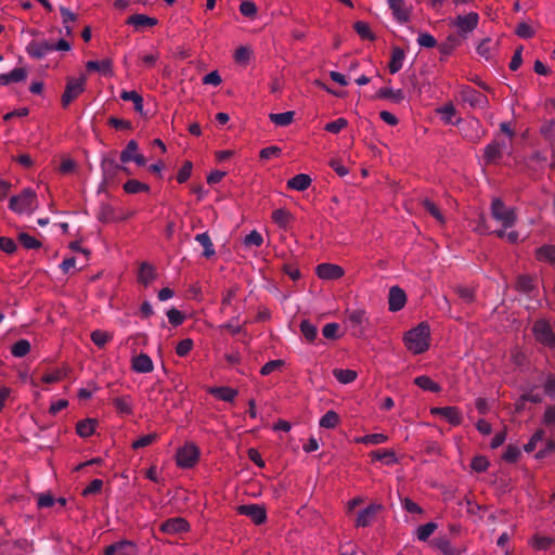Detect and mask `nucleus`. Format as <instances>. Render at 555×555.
<instances>
[{
  "label": "nucleus",
  "mask_w": 555,
  "mask_h": 555,
  "mask_svg": "<svg viewBox=\"0 0 555 555\" xmlns=\"http://www.w3.org/2000/svg\"><path fill=\"white\" fill-rule=\"evenodd\" d=\"M429 325L426 322H422L404 334V343L406 348L414 354H420L429 348Z\"/></svg>",
  "instance_id": "obj_1"
},
{
  "label": "nucleus",
  "mask_w": 555,
  "mask_h": 555,
  "mask_svg": "<svg viewBox=\"0 0 555 555\" xmlns=\"http://www.w3.org/2000/svg\"><path fill=\"white\" fill-rule=\"evenodd\" d=\"M86 81L87 77L85 74H81L78 78H66V87L61 96V104L64 108L85 91Z\"/></svg>",
  "instance_id": "obj_2"
},
{
  "label": "nucleus",
  "mask_w": 555,
  "mask_h": 555,
  "mask_svg": "<svg viewBox=\"0 0 555 555\" xmlns=\"http://www.w3.org/2000/svg\"><path fill=\"white\" fill-rule=\"evenodd\" d=\"M198 459L199 450L192 442L185 443L183 447L179 448L176 453L177 465L181 468L193 467L198 462Z\"/></svg>",
  "instance_id": "obj_3"
},
{
  "label": "nucleus",
  "mask_w": 555,
  "mask_h": 555,
  "mask_svg": "<svg viewBox=\"0 0 555 555\" xmlns=\"http://www.w3.org/2000/svg\"><path fill=\"white\" fill-rule=\"evenodd\" d=\"M491 215L494 219L501 221L504 228L513 227L517 219L515 209H505L503 201L499 197L492 201Z\"/></svg>",
  "instance_id": "obj_4"
},
{
  "label": "nucleus",
  "mask_w": 555,
  "mask_h": 555,
  "mask_svg": "<svg viewBox=\"0 0 555 555\" xmlns=\"http://www.w3.org/2000/svg\"><path fill=\"white\" fill-rule=\"evenodd\" d=\"M532 332L534 334L535 339L547 346H555V334L553 333L551 325L545 320H538L534 322Z\"/></svg>",
  "instance_id": "obj_5"
},
{
  "label": "nucleus",
  "mask_w": 555,
  "mask_h": 555,
  "mask_svg": "<svg viewBox=\"0 0 555 555\" xmlns=\"http://www.w3.org/2000/svg\"><path fill=\"white\" fill-rule=\"evenodd\" d=\"M36 198V193L30 189H25L18 195L10 198L9 207L17 214H22L25 209L30 208Z\"/></svg>",
  "instance_id": "obj_6"
},
{
  "label": "nucleus",
  "mask_w": 555,
  "mask_h": 555,
  "mask_svg": "<svg viewBox=\"0 0 555 555\" xmlns=\"http://www.w3.org/2000/svg\"><path fill=\"white\" fill-rule=\"evenodd\" d=\"M478 21V14L470 12L466 15H459L452 22V25L456 26L460 30V35L464 37L466 34L472 33L477 27Z\"/></svg>",
  "instance_id": "obj_7"
},
{
  "label": "nucleus",
  "mask_w": 555,
  "mask_h": 555,
  "mask_svg": "<svg viewBox=\"0 0 555 555\" xmlns=\"http://www.w3.org/2000/svg\"><path fill=\"white\" fill-rule=\"evenodd\" d=\"M237 512L250 517L256 525H261L267 519L266 508L260 505H240Z\"/></svg>",
  "instance_id": "obj_8"
},
{
  "label": "nucleus",
  "mask_w": 555,
  "mask_h": 555,
  "mask_svg": "<svg viewBox=\"0 0 555 555\" xmlns=\"http://www.w3.org/2000/svg\"><path fill=\"white\" fill-rule=\"evenodd\" d=\"M315 271L317 275L323 280H338L345 273L340 266L333 263H321L317 267Z\"/></svg>",
  "instance_id": "obj_9"
},
{
  "label": "nucleus",
  "mask_w": 555,
  "mask_h": 555,
  "mask_svg": "<svg viewBox=\"0 0 555 555\" xmlns=\"http://www.w3.org/2000/svg\"><path fill=\"white\" fill-rule=\"evenodd\" d=\"M189 529H190L189 522L186 521V519H184L182 517H175V518L167 519L159 527V530L162 532L169 533V534L185 532Z\"/></svg>",
  "instance_id": "obj_10"
},
{
  "label": "nucleus",
  "mask_w": 555,
  "mask_h": 555,
  "mask_svg": "<svg viewBox=\"0 0 555 555\" xmlns=\"http://www.w3.org/2000/svg\"><path fill=\"white\" fill-rule=\"evenodd\" d=\"M406 302V295L399 286H392L389 289L388 305L391 312L401 310Z\"/></svg>",
  "instance_id": "obj_11"
},
{
  "label": "nucleus",
  "mask_w": 555,
  "mask_h": 555,
  "mask_svg": "<svg viewBox=\"0 0 555 555\" xmlns=\"http://www.w3.org/2000/svg\"><path fill=\"white\" fill-rule=\"evenodd\" d=\"M383 509L382 504H371L358 514L356 519L357 527H366L375 518L378 512Z\"/></svg>",
  "instance_id": "obj_12"
},
{
  "label": "nucleus",
  "mask_w": 555,
  "mask_h": 555,
  "mask_svg": "<svg viewBox=\"0 0 555 555\" xmlns=\"http://www.w3.org/2000/svg\"><path fill=\"white\" fill-rule=\"evenodd\" d=\"M348 320L351 325L352 335L361 337L364 334L363 323L365 321L364 310H354L349 313Z\"/></svg>",
  "instance_id": "obj_13"
},
{
  "label": "nucleus",
  "mask_w": 555,
  "mask_h": 555,
  "mask_svg": "<svg viewBox=\"0 0 555 555\" xmlns=\"http://www.w3.org/2000/svg\"><path fill=\"white\" fill-rule=\"evenodd\" d=\"M431 414L441 415L447 418L448 422L454 426L460 425L462 422V416L455 406H443V408H433L430 410Z\"/></svg>",
  "instance_id": "obj_14"
},
{
  "label": "nucleus",
  "mask_w": 555,
  "mask_h": 555,
  "mask_svg": "<svg viewBox=\"0 0 555 555\" xmlns=\"http://www.w3.org/2000/svg\"><path fill=\"white\" fill-rule=\"evenodd\" d=\"M388 3L398 22L408 23L410 21L411 10L404 7L403 0H388Z\"/></svg>",
  "instance_id": "obj_15"
},
{
  "label": "nucleus",
  "mask_w": 555,
  "mask_h": 555,
  "mask_svg": "<svg viewBox=\"0 0 555 555\" xmlns=\"http://www.w3.org/2000/svg\"><path fill=\"white\" fill-rule=\"evenodd\" d=\"M105 555H133L134 544L130 541L122 540L116 542L105 548Z\"/></svg>",
  "instance_id": "obj_16"
},
{
  "label": "nucleus",
  "mask_w": 555,
  "mask_h": 555,
  "mask_svg": "<svg viewBox=\"0 0 555 555\" xmlns=\"http://www.w3.org/2000/svg\"><path fill=\"white\" fill-rule=\"evenodd\" d=\"M27 52L29 55L36 59L43 57L48 52L54 50V44L49 41H31L27 46Z\"/></svg>",
  "instance_id": "obj_17"
},
{
  "label": "nucleus",
  "mask_w": 555,
  "mask_h": 555,
  "mask_svg": "<svg viewBox=\"0 0 555 555\" xmlns=\"http://www.w3.org/2000/svg\"><path fill=\"white\" fill-rule=\"evenodd\" d=\"M462 99L468 102L472 107L481 106L488 102L487 98L480 92L466 87L461 92Z\"/></svg>",
  "instance_id": "obj_18"
},
{
  "label": "nucleus",
  "mask_w": 555,
  "mask_h": 555,
  "mask_svg": "<svg viewBox=\"0 0 555 555\" xmlns=\"http://www.w3.org/2000/svg\"><path fill=\"white\" fill-rule=\"evenodd\" d=\"M155 279H156L155 267L147 261L142 262L140 264L139 272H138V282L144 286H147Z\"/></svg>",
  "instance_id": "obj_19"
},
{
  "label": "nucleus",
  "mask_w": 555,
  "mask_h": 555,
  "mask_svg": "<svg viewBox=\"0 0 555 555\" xmlns=\"http://www.w3.org/2000/svg\"><path fill=\"white\" fill-rule=\"evenodd\" d=\"M131 367L138 373H150L153 371V362L147 354L140 353L132 358Z\"/></svg>",
  "instance_id": "obj_20"
},
{
  "label": "nucleus",
  "mask_w": 555,
  "mask_h": 555,
  "mask_svg": "<svg viewBox=\"0 0 555 555\" xmlns=\"http://www.w3.org/2000/svg\"><path fill=\"white\" fill-rule=\"evenodd\" d=\"M505 147L504 142L494 141L485 150V159L487 163H495L502 157V150Z\"/></svg>",
  "instance_id": "obj_21"
},
{
  "label": "nucleus",
  "mask_w": 555,
  "mask_h": 555,
  "mask_svg": "<svg viewBox=\"0 0 555 555\" xmlns=\"http://www.w3.org/2000/svg\"><path fill=\"white\" fill-rule=\"evenodd\" d=\"M101 166L103 170V183L101 185V189H104L108 182V179H111L118 171V169L121 168V165H118L112 158L105 157L103 158Z\"/></svg>",
  "instance_id": "obj_22"
},
{
  "label": "nucleus",
  "mask_w": 555,
  "mask_h": 555,
  "mask_svg": "<svg viewBox=\"0 0 555 555\" xmlns=\"http://www.w3.org/2000/svg\"><path fill=\"white\" fill-rule=\"evenodd\" d=\"M127 24L133 25L135 28L140 27H153L157 25L158 21L155 17H150L144 14H133L128 17Z\"/></svg>",
  "instance_id": "obj_23"
},
{
  "label": "nucleus",
  "mask_w": 555,
  "mask_h": 555,
  "mask_svg": "<svg viewBox=\"0 0 555 555\" xmlns=\"http://www.w3.org/2000/svg\"><path fill=\"white\" fill-rule=\"evenodd\" d=\"M96 425V418H86L79 421L76 425V433L82 438H88L94 433Z\"/></svg>",
  "instance_id": "obj_24"
},
{
  "label": "nucleus",
  "mask_w": 555,
  "mask_h": 555,
  "mask_svg": "<svg viewBox=\"0 0 555 555\" xmlns=\"http://www.w3.org/2000/svg\"><path fill=\"white\" fill-rule=\"evenodd\" d=\"M120 98L124 101H132L134 111L142 117H146V113L143 111V98L137 91H122Z\"/></svg>",
  "instance_id": "obj_25"
},
{
  "label": "nucleus",
  "mask_w": 555,
  "mask_h": 555,
  "mask_svg": "<svg viewBox=\"0 0 555 555\" xmlns=\"http://www.w3.org/2000/svg\"><path fill=\"white\" fill-rule=\"evenodd\" d=\"M311 178L306 173L296 175L287 181V186L297 191H305L311 185Z\"/></svg>",
  "instance_id": "obj_26"
},
{
  "label": "nucleus",
  "mask_w": 555,
  "mask_h": 555,
  "mask_svg": "<svg viewBox=\"0 0 555 555\" xmlns=\"http://www.w3.org/2000/svg\"><path fill=\"white\" fill-rule=\"evenodd\" d=\"M112 65H113V62L111 59H104L101 62L89 61L86 63V69L88 72L96 70V72L103 73L104 75H112L113 74Z\"/></svg>",
  "instance_id": "obj_27"
},
{
  "label": "nucleus",
  "mask_w": 555,
  "mask_h": 555,
  "mask_svg": "<svg viewBox=\"0 0 555 555\" xmlns=\"http://www.w3.org/2000/svg\"><path fill=\"white\" fill-rule=\"evenodd\" d=\"M404 55H405V53H404L403 49H401L399 47L392 48L391 60L388 64L389 72L391 74H395L401 69Z\"/></svg>",
  "instance_id": "obj_28"
},
{
  "label": "nucleus",
  "mask_w": 555,
  "mask_h": 555,
  "mask_svg": "<svg viewBox=\"0 0 555 555\" xmlns=\"http://www.w3.org/2000/svg\"><path fill=\"white\" fill-rule=\"evenodd\" d=\"M208 392L227 402H233L237 395V390L230 387H211Z\"/></svg>",
  "instance_id": "obj_29"
},
{
  "label": "nucleus",
  "mask_w": 555,
  "mask_h": 555,
  "mask_svg": "<svg viewBox=\"0 0 555 555\" xmlns=\"http://www.w3.org/2000/svg\"><path fill=\"white\" fill-rule=\"evenodd\" d=\"M461 44V40L456 35H449L442 43L439 44V51L442 55H449Z\"/></svg>",
  "instance_id": "obj_30"
},
{
  "label": "nucleus",
  "mask_w": 555,
  "mask_h": 555,
  "mask_svg": "<svg viewBox=\"0 0 555 555\" xmlns=\"http://www.w3.org/2000/svg\"><path fill=\"white\" fill-rule=\"evenodd\" d=\"M515 288L518 292L530 293L534 289L533 278L531 275L521 274L517 276Z\"/></svg>",
  "instance_id": "obj_31"
},
{
  "label": "nucleus",
  "mask_w": 555,
  "mask_h": 555,
  "mask_svg": "<svg viewBox=\"0 0 555 555\" xmlns=\"http://www.w3.org/2000/svg\"><path fill=\"white\" fill-rule=\"evenodd\" d=\"M376 98L389 99L396 103H400L401 101L404 100V94L401 89L393 91L392 89H389V88H382L376 93Z\"/></svg>",
  "instance_id": "obj_32"
},
{
  "label": "nucleus",
  "mask_w": 555,
  "mask_h": 555,
  "mask_svg": "<svg viewBox=\"0 0 555 555\" xmlns=\"http://www.w3.org/2000/svg\"><path fill=\"white\" fill-rule=\"evenodd\" d=\"M124 191L128 194H135L139 192H149L150 186L139 180L131 179L124 184Z\"/></svg>",
  "instance_id": "obj_33"
},
{
  "label": "nucleus",
  "mask_w": 555,
  "mask_h": 555,
  "mask_svg": "<svg viewBox=\"0 0 555 555\" xmlns=\"http://www.w3.org/2000/svg\"><path fill=\"white\" fill-rule=\"evenodd\" d=\"M414 384L424 390H429L433 392H439L441 387L431 380L428 376L422 375L414 379Z\"/></svg>",
  "instance_id": "obj_34"
},
{
  "label": "nucleus",
  "mask_w": 555,
  "mask_h": 555,
  "mask_svg": "<svg viewBox=\"0 0 555 555\" xmlns=\"http://www.w3.org/2000/svg\"><path fill=\"white\" fill-rule=\"evenodd\" d=\"M195 240L204 247V257L210 258L215 255L212 242L207 233L197 234Z\"/></svg>",
  "instance_id": "obj_35"
},
{
  "label": "nucleus",
  "mask_w": 555,
  "mask_h": 555,
  "mask_svg": "<svg viewBox=\"0 0 555 555\" xmlns=\"http://www.w3.org/2000/svg\"><path fill=\"white\" fill-rule=\"evenodd\" d=\"M295 113L289 111L285 113H271L269 115V118L272 122H274L278 126H287L293 122Z\"/></svg>",
  "instance_id": "obj_36"
},
{
  "label": "nucleus",
  "mask_w": 555,
  "mask_h": 555,
  "mask_svg": "<svg viewBox=\"0 0 555 555\" xmlns=\"http://www.w3.org/2000/svg\"><path fill=\"white\" fill-rule=\"evenodd\" d=\"M300 332L304 335V337L309 341L312 343L315 340L318 336V330L317 326L310 323L308 320H304L300 323Z\"/></svg>",
  "instance_id": "obj_37"
},
{
  "label": "nucleus",
  "mask_w": 555,
  "mask_h": 555,
  "mask_svg": "<svg viewBox=\"0 0 555 555\" xmlns=\"http://www.w3.org/2000/svg\"><path fill=\"white\" fill-rule=\"evenodd\" d=\"M353 28L362 39H367L370 41H374L376 39V36L371 30L369 24L365 22H356L353 24Z\"/></svg>",
  "instance_id": "obj_38"
},
{
  "label": "nucleus",
  "mask_w": 555,
  "mask_h": 555,
  "mask_svg": "<svg viewBox=\"0 0 555 555\" xmlns=\"http://www.w3.org/2000/svg\"><path fill=\"white\" fill-rule=\"evenodd\" d=\"M333 375L341 384L352 383L357 378V376H358L356 371H353V370H343V369H335L333 371Z\"/></svg>",
  "instance_id": "obj_39"
},
{
  "label": "nucleus",
  "mask_w": 555,
  "mask_h": 555,
  "mask_svg": "<svg viewBox=\"0 0 555 555\" xmlns=\"http://www.w3.org/2000/svg\"><path fill=\"white\" fill-rule=\"evenodd\" d=\"M338 423L339 415L335 411H328L322 416L320 426L324 428H335Z\"/></svg>",
  "instance_id": "obj_40"
},
{
  "label": "nucleus",
  "mask_w": 555,
  "mask_h": 555,
  "mask_svg": "<svg viewBox=\"0 0 555 555\" xmlns=\"http://www.w3.org/2000/svg\"><path fill=\"white\" fill-rule=\"evenodd\" d=\"M17 240L27 249H37L42 245L40 241L24 232L18 234Z\"/></svg>",
  "instance_id": "obj_41"
},
{
  "label": "nucleus",
  "mask_w": 555,
  "mask_h": 555,
  "mask_svg": "<svg viewBox=\"0 0 555 555\" xmlns=\"http://www.w3.org/2000/svg\"><path fill=\"white\" fill-rule=\"evenodd\" d=\"M29 350L30 344L26 339H21L16 341L11 348L12 354L18 358L26 356L29 352Z\"/></svg>",
  "instance_id": "obj_42"
},
{
  "label": "nucleus",
  "mask_w": 555,
  "mask_h": 555,
  "mask_svg": "<svg viewBox=\"0 0 555 555\" xmlns=\"http://www.w3.org/2000/svg\"><path fill=\"white\" fill-rule=\"evenodd\" d=\"M251 56L250 48L246 46L238 47L234 52V60L236 63L245 65L249 62Z\"/></svg>",
  "instance_id": "obj_43"
},
{
  "label": "nucleus",
  "mask_w": 555,
  "mask_h": 555,
  "mask_svg": "<svg viewBox=\"0 0 555 555\" xmlns=\"http://www.w3.org/2000/svg\"><path fill=\"white\" fill-rule=\"evenodd\" d=\"M339 328L340 326L338 323H328L323 327L322 334L326 339L336 340L341 337Z\"/></svg>",
  "instance_id": "obj_44"
},
{
  "label": "nucleus",
  "mask_w": 555,
  "mask_h": 555,
  "mask_svg": "<svg viewBox=\"0 0 555 555\" xmlns=\"http://www.w3.org/2000/svg\"><path fill=\"white\" fill-rule=\"evenodd\" d=\"M138 150V143L137 141L134 140H130L127 145H126V149L120 153V162L122 164H126V163H129L131 162V158L134 154H137Z\"/></svg>",
  "instance_id": "obj_45"
},
{
  "label": "nucleus",
  "mask_w": 555,
  "mask_h": 555,
  "mask_svg": "<svg viewBox=\"0 0 555 555\" xmlns=\"http://www.w3.org/2000/svg\"><path fill=\"white\" fill-rule=\"evenodd\" d=\"M292 215L289 211L285 209H276L272 214V219L276 222L281 228H285L288 221L292 219Z\"/></svg>",
  "instance_id": "obj_46"
},
{
  "label": "nucleus",
  "mask_w": 555,
  "mask_h": 555,
  "mask_svg": "<svg viewBox=\"0 0 555 555\" xmlns=\"http://www.w3.org/2000/svg\"><path fill=\"white\" fill-rule=\"evenodd\" d=\"M60 12L63 16V24L65 25V31H66V35L67 36H72L73 35V28L67 25L68 22H76L77 21V15L73 12H70L67 8H64L62 7L60 9Z\"/></svg>",
  "instance_id": "obj_47"
},
{
  "label": "nucleus",
  "mask_w": 555,
  "mask_h": 555,
  "mask_svg": "<svg viewBox=\"0 0 555 555\" xmlns=\"http://www.w3.org/2000/svg\"><path fill=\"white\" fill-rule=\"evenodd\" d=\"M554 544V540L550 537H541L535 534L532 538V546L537 550H548Z\"/></svg>",
  "instance_id": "obj_48"
},
{
  "label": "nucleus",
  "mask_w": 555,
  "mask_h": 555,
  "mask_svg": "<svg viewBox=\"0 0 555 555\" xmlns=\"http://www.w3.org/2000/svg\"><path fill=\"white\" fill-rule=\"evenodd\" d=\"M423 206L441 224H443L446 222L444 217L442 216V214L440 212V210L438 209V207L435 205L434 202H431L430 199L426 198V199L423 201Z\"/></svg>",
  "instance_id": "obj_49"
},
{
  "label": "nucleus",
  "mask_w": 555,
  "mask_h": 555,
  "mask_svg": "<svg viewBox=\"0 0 555 555\" xmlns=\"http://www.w3.org/2000/svg\"><path fill=\"white\" fill-rule=\"evenodd\" d=\"M91 340L100 348L104 347L105 344L112 338V335L107 332L95 330L91 333Z\"/></svg>",
  "instance_id": "obj_50"
},
{
  "label": "nucleus",
  "mask_w": 555,
  "mask_h": 555,
  "mask_svg": "<svg viewBox=\"0 0 555 555\" xmlns=\"http://www.w3.org/2000/svg\"><path fill=\"white\" fill-rule=\"evenodd\" d=\"M437 525L435 522H427L417 528V539L421 541H426L431 533L436 530Z\"/></svg>",
  "instance_id": "obj_51"
},
{
  "label": "nucleus",
  "mask_w": 555,
  "mask_h": 555,
  "mask_svg": "<svg viewBox=\"0 0 555 555\" xmlns=\"http://www.w3.org/2000/svg\"><path fill=\"white\" fill-rule=\"evenodd\" d=\"M538 258L555 262V246L544 245L538 249Z\"/></svg>",
  "instance_id": "obj_52"
},
{
  "label": "nucleus",
  "mask_w": 555,
  "mask_h": 555,
  "mask_svg": "<svg viewBox=\"0 0 555 555\" xmlns=\"http://www.w3.org/2000/svg\"><path fill=\"white\" fill-rule=\"evenodd\" d=\"M520 456V449L514 444H508L502 459L507 463H516Z\"/></svg>",
  "instance_id": "obj_53"
},
{
  "label": "nucleus",
  "mask_w": 555,
  "mask_h": 555,
  "mask_svg": "<svg viewBox=\"0 0 555 555\" xmlns=\"http://www.w3.org/2000/svg\"><path fill=\"white\" fill-rule=\"evenodd\" d=\"M371 456L374 461H382L384 459H389L386 463H397L396 453L392 450H386L384 452L380 451H372Z\"/></svg>",
  "instance_id": "obj_54"
},
{
  "label": "nucleus",
  "mask_w": 555,
  "mask_h": 555,
  "mask_svg": "<svg viewBox=\"0 0 555 555\" xmlns=\"http://www.w3.org/2000/svg\"><path fill=\"white\" fill-rule=\"evenodd\" d=\"M240 12L249 18H254L257 14V7L253 1H242L240 4Z\"/></svg>",
  "instance_id": "obj_55"
},
{
  "label": "nucleus",
  "mask_w": 555,
  "mask_h": 555,
  "mask_svg": "<svg viewBox=\"0 0 555 555\" xmlns=\"http://www.w3.org/2000/svg\"><path fill=\"white\" fill-rule=\"evenodd\" d=\"M192 169H193V164L192 162L190 160H186L184 162L183 166L181 167V169L178 171V175H177V181L179 183H184L189 180V178L191 177V173H192Z\"/></svg>",
  "instance_id": "obj_56"
},
{
  "label": "nucleus",
  "mask_w": 555,
  "mask_h": 555,
  "mask_svg": "<svg viewBox=\"0 0 555 555\" xmlns=\"http://www.w3.org/2000/svg\"><path fill=\"white\" fill-rule=\"evenodd\" d=\"M436 546L444 554V555H460V553L451 547L450 541L444 538H439L435 541Z\"/></svg>",
  "instance_id": "obj_57"
},
{
  "label": "nucleus",
  "mask_w": 555,
  "mask_h": 555,
  "mask_svg": "<svg viewBox=\"0 0 555 555\" xmlns=\"http://www.w3.org/2000/svg\"><path fill=\"white\" fill-rule=\"evenodd\" d=\"M489 466V461L486 456L477 455L473 459L470 467L477 473L486 472Z\"/></svg>",
  "instance_id": "obj_58"
},
{
  "label": "nucleus",
  "mask_w": 555,
  "mask_h": 555,
  "mask_svg": "<svg viewBox=\"0 0 555 555\" xmlns=\"http://www.w3.org/2000/svg\"><path fill=\"white\" fill-rule=\"evenodd\" d=\"M386 440H387V436H385L383 434H372V435H366L364 437L358 438L356 441L358 443L378 444V443L385 442Z\"/></svg>",
  "instance_id": "obj_59"
},
{
  "label": "nucleus",
  "mask_w": 555,
  "mask_h": 555,
  "mask_svg": "<svg viewBox=\"0 0 555 555\" xmlns=\"http://www.w3.org/2000/svg\"><path fill=\"white\" fill-rule=\"evenodd\" d=\"M347 125H348L347 119L338 118L335 121L326 124L325 130L331 133H338L341 129L346 128Z\"/></svg>",
  "instance_id": "obj_60"
},
{
  "label": "nucleus",
  "mask_w": 555,
  "mask_h": 555,
  "mask_svg": "<svg viewBox=\"0 0 555 555\" xmlns=\"http://www.w3.org/2000/svg\"><path fill=\"white\" fill-rule=\"evenodd\" d=\"M285 362L283 360H272L267 362L260 370L261 375H269L273 371L281 369L284 366Z\"/></svg>",
  "instance_id": "obj_61"
},
{
  "label": "nucleus",
  "mask_w": 555,
  "mask_h": 555,
  "mask_svg": "<svg viewBox=\"0 0 555 555\" xmlns=\"http://www.w3.org/2000/svg\"><path fill=\"white\" fill-rule=\"evenodd\" d=\"M263 243V238L259 232L253 230L248 235L244 238V244L246 246H260Z\"/></svg>",
  "instance_id": "obj_62"
},
{
  "label": "nucleus",
  "mask_w": 555,
  "mask_h": 555,
  "mask_svg": "<svg viewBox=\"0 0 555 555\" xmlns=\"http://www.w3.org/2000/svg\"><path fill=\"white\" fill-rule=\"evenodd\" d=\"M455 292L457 295L465 300L466 302H474L475 300V292L473 288L456 286Z\"/></svg>",
  "instance_id": "obj_63"
},
{
  "label": "nucleus",
  "mask_w": 555,
  "mask_h": 555,
  "mask_svg": "<svg viewBox=\"0 0 555 555\" xmlns=\"http://www.w3.org/2000/svg\"><path fill=\"white\" fill-rule=\"evenodd\" d=\"M193 347V340L191 338H185L181 340L176 348V352L180 357H185Z\"/></svg>",
  "instance_id": "obj_64"
}]
</instances>
